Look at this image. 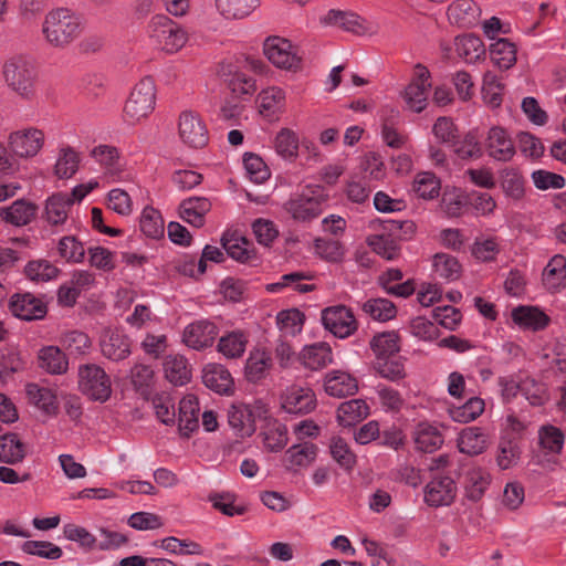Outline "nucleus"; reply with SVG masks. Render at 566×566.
<instances>
[{
  "label": "nucleus",
  "instance_id": "14",
  "mask_svg": "<svg viewBox=\"0 0 566 566\" xmlns=\"http://www.w3.org/2000/svg\"><path fill=\"white\" fill-rule=\"evenodd\" d=\"M218 333L219 329L214 323L199 319L186 326L182 342L192 349L202 350L212 346Z\"/></svg>",
  "mask_w": 566,
  "mask_h": 566
},
{
  "label": "nucleus",
  "instance_id": "23",
  "mask_svg": "<svg viewBox=\"0 0 566 566\" xmlns=\"http://www.w3.org/2000/svg\"><path fill=\"white\" fill-rule=\"evenodd\" d=\"M447 14L451 23L468 29L478 24L481 10L473 0H455L449 6Z\"/></svg>",
  "mask_w": 566,
  "mask_h": 566
},
{
  "label": "nucleus",
  "instance_id": "57",
  "mask_svg": "<svg viewBox=\"0 0 566 566\" xmlns=\"http://www.w3.org/2000/svg\"><path fill=\"white\" fill-rule=\"evenodd\" d=\"M57 251L60 256L67 262L78 263L82 262L85 256V250L82 242L73 235L63 237L59 241Z\"/></svg>",
  "mask_w": 566,
  "mask_h": 566
},
{
  "label": "nucleus",
  "instance_id": "56",
  "mask_svg": "<svg viewBox=\"0 0 566 566\" xmlns=\"http://www.w3.org/2000/svg\"><path fill=\"white\" fill-rule=\"evenodd\" d=\"M60 270L46 260L28 262L24 273L31 281L48 282L57 276Z\"/></svg>",
  "mask_w": 566,
  "mask_h": 566
},
{
  "label": "nucleus",
  "instance_id": "38",
  "mask_svg": "<svg viewBox=\"0 0 566 566\" xmlns=\"http://www.w3.org/2000/svg\"><path fill=\"white\" fill-rule=\"evenodd\" d=\"M25 457V446L15 433L0 437V461L14 464Z\"/></svg>",
  "mask_w": 566,
  "mask_h": 566
},
{
  "label": "nucleus",
  "instance_id": "20",
  "mask_svg": "<svg viewBox=\"0 0 566 566\" xmlns=\"http://www.w3.org/2000/svg\"><path fill=\"white\" fill-rule=\"evenodd\" d=\"M324 390L336 398L353 396L358 391V380L347 371L332 370L324 377Z\"/></svg>",
  "mask_w": 566,
  "mask_h": 566
},
{
  "label": "nucleus",
  "instance_id": "45",
  "mask_svg": "<svg viewBox=\"0 0 566 566\" xmlns=\"http://www.w3.org/2000/svg\"><path fill=\"white\" fill-rule=\"evenodd\" d=\"M25 391L29 400L45 413L53 415L56 412V397L50 389L36 384H28Z\"/></svg>",
  "mask_w": 566,
  "mask_h": 566
},
{
  "label": "nucleus",
  "instance_id": "36",
  "mask_svg": "<svg viewBox=\"0 0 566 566\" xmlns=\"http://www.w3.org/2000/svg\"><path fill=\"white\" fill-rule=\"evenodd\" d=\"M222 248L228 255L240 262H250L255 258L254 250L250 249L251 242L244 237L223 234L221 238Z\"/></svg>",
  "mask_w": 566,
  "mask_h": 566
},
{
  "label": "nucleus",
  "instance_id": "8",
  "mask_svg": "<svg viewBox=\"0 0 566 566\" xmlns=\"http://www.w3.org/2000/svg\"><path fill=\"white\" fill-rule=\"evenodd\" d=\"M178 135L186 146L195 149L203 148L209 142L206 124L199 114L191 111H184L179 115Z\"/></svg>",
  "mask_w": 566,
  "mask_h": 566
},
{
  "label": "nucleus",
  "instance_id": "10",
  "mask_svg": "<svg viewBox=\"0 0 566 566\" xmlns=\"http://www.w3.org/2000/svg\"><path fill=\"white\" fill-rule=\"evenodd\" d=\"M430 87V72L424 65L417 64L413 77L403 92L405 102L411 111L420 113L426 108Z\"/></svg>",
  "mask_w": 566,
  "mask_h": 566
},
{
  "label": "nucleus",
  "instance_id": "28",
  "mask_svg": "<svg viewBox=\"0 0 566 566\" xmlns=\"http://www.w3.org/2000/svg\"><path fill=\"white\" fill-rule=\"evenodd\" d=\"M511 316L521 328L532 331L544 329L549 323V317L535 306L520 305L513 308Z\"/></svg>",
  "mask_w": 566,
  "mask_h": 566
},
{
  "label": "nucleus",
  "instance_id": "34",
  "mask_svg": "<svg viewBox=\"0 0 566 566\" xmlns=\"http://www.w3.org/2000/svg\"><path fill=\"white\" fill-rule=\"evenodd\" d=\"M39 365L52 375H62L69 369L66 355L56 346H46L40 350Z\"/></svg>",
  "mask_w": 566,
  "mask_h": 566
},
{
  "label": "nucleus",
  "instance_id": "30",
  "mask_svg": "<svg viewBox=\"0 0 566 566\" xmlns=\"http://www.w3.org/2000/svg\"><path fill=\"white\" fill-rule=\"evenodd\" d=\"M71 209L67 193L56 192L45 200L43 219L51 226L63 224Z\"/></svg>",
  "mask_w": 566,
  "mask_h": 566
},
{
  "label": "nucleus",
  "instance_id": "17",
  "mask_svg": "<svg viewBox=\"0 0 566 566\" xmlns=\"http://www.w3.org/2000/svg\"><path fill=\"white\" fill-rule=\"evenodd\" d=\"M457 486L450 476L433 478L426 486L424 501L430 506L450 505L455 499Z\"/></svg>",
  "mask_w": 566,
  "mask_h": 566
},
{
  "label": "nucleus",
  "instance_id": "54",
  "mask_svg": "<svg viewBox=\"0 0 566 566\" xmlns=\"http://www.w3.org/2000/svg\"><path fill=\"white\" fill-rule=\"evenodd\" d=\"M139 227L148 238L158 239L164 235V220L160 212L153 207H146L143 210Z\"/></svg>",
  "mask_w": 566,
  "mask_h": 566
},
{
  "label": "nucleus",
  "instance_id": "6",
  "mask_svg": "<svg viewBox=\"0 0 566 566\" xmlns=\"http://www.w3.org/2000/svg\"><path fill=\"white\" fill-rule=\"evenodd\" d=\"M326 200L327 196L319 186H308L301 193L289 199L284 205V209L293 219L307 221L322 213V206Z\"/></svg>",
  "mask_w": 566,
  "mask_h": 566
},
{
  "label": "nucleus",
  "instance_id": "13",
  "mask_svg": "<svg viewBox=\"0 0 566 566\" xmlns=\"http://www.w3.org/2000/svg\"><path fill=\"white\" fill-rule=\"evenodd\" d=\"M43 145L44 133L34 127L13 132L9 136L11 151L21 158L34 157Z\"/></svg>",
  "mask_w": 566,
  "mask_h": 566
},
{
  "label": "nucleus",
  "instance_id": "64",
  "mask_svg": "<svg viewBox=\"0 0 566 566\" xmlns=\"http://www.w3.org/2000/svg\"><path fill=\"white\" fill-rule=\"evenodd\" d=\"M503 86L496 80L495 75L485 74L482 86V95L484 102L492 108H496L502 103Z\"/></svg>",
  "mask_w": 566,
  "mask_h": 566
},
{
  "label": "nucleus",
  "instance_id": "12",
  "mask_svg": "<svg viewBox=\"0 0 566 566\" xmlns=\"http://www.w3.org/2000/svg\"><path fill=\"white\" fill-rule=\"evenodd\" d=\"M324 327L339 338L350 336L357 329L354 314L345 305L331 306L322 311Z\"/></svg>",
  "mask_w": 566,
  "mask_h": 566
},
{
  "label": "nucleus",
  "instance_id": "43",
  "mask_svg": "<svg viewBox=\"0 0 566 566\" xmlns=\"http://www.w3.org/2000/svg\"><path fill=\"white\" fill-rule=\"evenodd\" d=\"M455 51L467 62H475L485 53L482 40L474 34H465L455 38Z\"/></svg>",
  "mask_w": 566,
  "mask_h": 566
},
{
  "label": "nucleus",
  "instance_id": "24",
  "mask_svg": "<svg viewBox=\"0 0 566 566\" xmlns=\"http://www.w3.org/2000/svg\"><path fill=\"white\" fill-rule=\"evenodd\" d=\"M38 213V206L24 199H18L9 207L0 208V217L15 227L29 224Z\"/></svg>",
  "mask_w": 566,
  "mask_h": 566
},
{
  "label": "nucleus",
  "instance_id": "32",
  "mask_svg": "<svg viewBox=\"0 0 566 566\" xmlns=\"http://www.w3.org/2000/svg\"><path fill=\"white\" fill-rule=\"evenodd\" d=\"M369 415V407L364 399L344 401L337 408V421L343 427H352Z\"/></svg>",
  "mask_w": 566,
  "mask_h": 566
},
{
  "label": "nucleus",
  "instance_id": "4",
  "mask_svg": "<svg viewBox=\"0 0 566 566\" xmlns=\"http://www.w3.org/2000/svg\"><path fill=\"white\" fill-rule=\"evenodd\" d=\"M77 386L82 395L91 401L105 402L112 395V380L96 364H84L77 370Z\"/></svg>",
  "mask_w": 566,
  "mask_h": 566
},
{
  "label": "nucleus",
  "instance_id": "62",
  "mask_svg": "<svg viewBox=\"0 0 566 566\" xmlns=\"http://www.w3.org/2000/svg\"><path fill=\"white\" fill-rule=\"evenodd\" d=\"M331 453L333 459L345 470H352L356 463V455L342 438H333Z\"/></svg>",
  "mask_w": 566,
  "mask_h": 566
},
{
  "label": "nucleus",
  "instance_id": "29",
  "mask_svg": "<svg viewBox=\"0 0 566 566\" xmlns=\"http://www.w3.org/2000/svg\"><path fill=\"white\" fill-rule=\"evenodd\" d=\"M488 446L489 437L479 427H469L463 429L458 438V448L460 452L469 455H479L483 453Z\"/></svg>",
  "mask_w": 566,
  "mask_h": 566
},
{
  "label": "nucleus",
  "instance_id": "42",
  "mask_svg": "<svg viewBox=\"0 0 566 566\" xmlns=\"http://www.w3.org/2000/svg\"><path fill=\"white\" fill-rule=\"evenodd\" d=\"M441 189L440 179L430 171H422L416 175L412 190L419 198L431 200L439 196Z\"/></svg>",
  "mask_w": 566,
  "mask_h": 566
},
{
  "label": "nucleus",
  "instance_id": "55",
  "mask_svg": "<svg viewBox=\"0 0 566 566\" xmlns=\"http://www.w3.org/2000/svg\"><path fill=\"white\" fill-rule=\"evenodd\" d=\"M25 360L17 347L9 346L0 356V380L24 369Z\"/></svg>",
  "mask_w": 566,
  "mask_h": 566
},
{
  "label": "nucleus",
  "instance_id": "31",
  "mask_svg": "<svg viewBox=\"0 0 566 566\" xmlns=\"http://www.w3.org/2000/svg\"><path fill=\"white\" fill-rule=\"evenodd\" d=\"M416 448L426 453L437 451L443 444V436L429 422H420L413 431Z\"/></svg>",
  "mask_w": 566,
  "mask_h": 566
},
{
  "label": "nucleus",
  "instance_id": "49",
  "mask_svg": "<svg viewBox=\"0 0 566 566\" xmlns=\"http://www.w3.org/2000/svg\"><path fill=\"white\" fill-rule=\"evenodd\" d=\"M370 347L377 359L388 358L399 352V336L395 332L375 335L370 340Z\"/></svg>",
  "mask_w": 566,
  "mask_h": 566
},
{
  "label": "nucleus",
  "instance_id": "2",
  "mask_svg": "<svg viewBox=\"0 0 566 566\" xmlns=\"http://www.w3.org/2000/svg\"><path fill=\"white\" fill-rule=\"evenodd\" d=\"M2 74L8 87L19 97L25 101L35 98L38 72L30 60L23 56L8 60L3 65Z\"/></svg>",
  "mask_w": 566,
  "mask_h": 566
},
{
  "label": "nucleus",
  "instance_id": "61",
  "mask_svg": "<svg viewBox=\"0 0 566 566\" xmlns=\"http://www.w3.org/2000/svg\"><path fill=\"white\" fill-rule=\"evenodd\" d=\"M157 418L165 424L175 422V403L168 394L155 395L151 399Z\"/></svg>",
  "mask_w": 566,
  "mask_h": 566
},
{
  "label": "nucleus",
  "instance_id": "25",
  "mask_svg": "<svg viewBox=\"0 0 566 566\" xmlns=\"http://www.w3.org/2000/svg\"><path fill=\"white\" fill-rule=\"evenodd\" d=\"M199 401L197 397L188 395L179 402L178 426L180 433L189 438L199 428Z\"/></svg>",
  "mask_w": 566,
  "mask_h": 566
},
{
  "label": "nucleus",
  "instance_id": "16",
  "mask_svg": "<svg viewBox=\"0 0 566 566\" xmlns=\"http://www.w3.org/2000/svg\"><path fill=\"white\" fill-rule=\"evenodd\" d=\"M130 345L129 337L118 329L104 331L99 339L102 354L114 361L125 359L130 354Z\"/></svg>",
  "mask_w": 566,
  "mask_h": 566
},
{
  "label": "nucleus",
  "instance_id": "3",
  "mask_svg": "<svg viewBox=\"0 0 566 566\" xmlns=\"http://www.w3.org/2000/svg\"><path fill=\"white\" fill-rule=\"evenodd\" d=\"M147 31L153 45L168 54L179 52L188 41V32L165 14L154 15Z\"/></svg>",
  "mask_w": 566,
  "mask_h": 566
},
{
  "label": "nucleus",
  "instance_id": "44",
  "mask_svg": "<svg viewBox=\"0 0 566 566\" xmlns=\"http://www.w3.org/2000/svg\"><path fill=\"white\" fill-rule=\"evenodd\" d=\"M216 6L227 19H241L259 6V0H216Z\"/></svg>",
  "mask_w": 566,
  "mask_h": 566
},
{
  "label": "nucleus",
  "instance_id": "41",
  "mask_svg": "<svg viewBox=\"0 0 566 566\" xmlns=\"http://www.w3.org/2000/svg\"><path fill=\"white\" fill-rule=\"evenodd\" d=\"M300 139L290 128H282L274 138V148L277 155L286 160H295L298 155Z\"/></svg>",
  "mask_w": 566,
  "mask_h": 566
},
{
  "label": "nucleus",
  "instance_id": "37",
  "mask_svg": "<svg viewBox=\"0 0 566 566\" xmlns=\"http://www.w3.org/2000/svg\"><path fill=\"white\" fill-rule=\"evenodd\" d=\"M271 356L264 349H254L250 353L245 364V377L251 382L263 379L271 366Z\"/></svg>",
  "mask_w": 566,
  "mask_h": 566
},
{
  "label": "nucleus",
  "instance_id": "58",
  "mask_svg": "<svg viewBox=\"0 0 566 566\" xmlns=\"http://www.w3.org/2000/svg\"><path fill=\"white\" fill-rule=\"evenodd\" d=\"M484 411V401L481 398H470L463 406L450 410L453 420L470 422L476 419Z\"/></svg>",
  "mask_w": 566,
  "mask_h": 566
},
{
  "label": "nucleus",
  "instance_id": "46",
  "mask_svg": "<svg viewBox=\"0 0 566 566\" xmlns=\"http://www.w3.org/2000/svg\"><path fill=\"white\" fill-rule=\"evenodd\" d=\"M500 182L505 195L514 200L523 198L525 192V179L522 174L514 168H505L500 176Z\"/></svg>",
  "mask_w": 566,
  "mask_h": 566
},
{
  "label": "nucleus",
  "instance_id": "53",
  "mask_svg": "<svg viewBox=\"0 0 566 566\" xmlns=\"http://www.w3.org/2000/svg\"><path fill=\"white\" fill-rule=\"evenodd\" d=\"M434 272L447 281H455L461 275V264L458 259L447 253H437L433 258Z\"/></svg>",
  "mask_w": 566,
  "mask_h": 566
},
{
  "label": "nucleus",
  "instance_id": "21",
  "mask_svg": "<svg viewBox=\"0 0 566 566\" xmlns=\"http://www.w3.org/2000/svg\"><path fill=\"white\" fill-rule=\"evenodd\" d=\"M324 21L358 35L375 34L377 32L375 25L366 23L364 19L352 12L331 10L324 18Z\"/></svg>",
  "mask_w": 566,
  "mask_h": 566
},
{
  "label": "nucleus",
  "instance_id": "50",
  "mask_svg": "<svg viewBox=\"0 0 566 566\" xmlns=\"http://www.w3.org/2000/svg\"><path fill=\"white\" fill-rule=\"evenodd\" d=\"M363 311L373 319L379 322L390 321L397 315L395 304L387 298H370L364 303Z\"/></svg>",
  "mask_w": 566,
  "mask_h": 566
},
{
  "label": "nucleus",
  "instance_id": "33",
  "mask_svg": "<svg viewBox=\"0 0 566 566\" xmlns=\"http://www.w3.org/2000/svg\"><path fill=\"white\" fill-rule=\"evenodd\" d=\"M542 280L548 291L556 292L563 287L566 280V258L555 254L545 266Z\"/></svg>",
  "mask_w": 566,
  "mask_h": 566
},
{
  "label": "nucleus",
  "instance_id": "26",
  "mask_svg": "<svg viewBox=\"0 0 566 566\" xmlns=\"http://www.w3.org/2000/svg\"><path fill=\"white\" fill-rule=\"evenodd\" d=\"M317 447L308 441L290 447L284 454V467L289 471H297L308 467L316 458Z\"/></svg>",
  "mask_w": 566,
  "mask_h": 566
},
{
  "label": "nucleus",
  "instance_id": "9",
  "mask_svg": "<svg viewBox=\"0 0 566 566\" xmlns=\"http://www.w3.org/2000/svg\"><path fill=\"white\" fill-rule=\"evenodd\" d=\"M263 51L268 60L275 66L296 71L301 67V57L292 43L280 36H270L265 40Z\"/></svg>",
  "mask_w": 566,
  "mask_h": 566
},
{
  "label": "nucleus",
  "instance_id": "51",
  "mask_svg": "<svg viewBox=\"0 0 566 566\" xmlns=\"http://www.w3.org/2000/svg\"><path fill=\"white\" fill-rule=\"evenodd\" d=\"M78 165V154L71 147L62 148L54 166V174L60 179H69L77 171Z\"/></svg>",
  "mask_w": 566,
  "mask_h": 566
},
{
  "label": "nucleus",
  "instance_id": "60",
  "mask_svg": "<svg viewBox=\"0 0 566 566\" xmlns=\"http://www.w3.org/2000/svg\"><path fill=\"white\" fill-rule=\"evenodd\" d=\"M373 250L386 260H395L400 254V247L397 242L385 234L374 235L368 239Z\"/></svg>",
  "mask_w": 566,
  "mask_h": 566
},
{
  "label": "nucleus",
  "instance_id": "7",
  "mask_svg": "<svg viewBox=\"0 0 566 566\" xmlns=\"http://www.w3.org/2000/svg\"><path fill=\"white\" fill-rule=\"evenodd\" d=\"M262 413H265V409L261 403L250 406L234 402L228 409V422L237 436L251 437L256 430L255 419Z\"/></svg>",
  "mask_w": 566,
  "mask_h": 566
},
{
  "label": "nucleus",
  "instance_id": "11",
  "mask_svg": "<svg viewBox=\"0 0 566 566\" xmlns=\"http://www.w3.org/2000/svg\"><path fill=\"white\" fill-rule=\"evenodd\" d=\"M458 479L464 489V496L472 502H479L491 483L490 473L472 464H463Z\"/></svg>",
  "mask_w": 566,
  "mask_h": 566
},
{
  "label": "nucleus",
  "instance_id": "63",
  "mask_svg": "<svg viewBox=\"0 0 566 566\" xmlns=\"http://www.w3.org/2000/svg\"><path fill=\"white\" fill-rule=\"evenodd\" d=\"M92 156L103 165L108 172L116 174L118 169L119 153L116 147L99 145L92 150Z\"/></svg>",
  "mask_w": 566,
  "mask_h": 566
},
{
  "label": "nucleus",
  "instance_id": "1",
  "mask_svg": "<svg viewBox=\"0 0 566 566\" xmlns=\"http://www.w3.org/2000/svg\"><path fill=\"white\" fill-rule=\"evenodd\" d=\"M42 32L52 46L64 48L78 38L82 25L80 18L69 9L59 8L45 15Z\"/></svg>",
  "mask_w": 566,
  "mask_h": 566
},
{
  "label": "nucleus",
  "instance_id": "19",
  "mask_svg": "<svg viewBox=\"0 0 566 566\" xmlns=\"http://www.w3.org/2000/svg\"><path fill=\"white\" fill-rule=\"evenodd\" d=\"M10 310L14 316L24 321L41 319L46 315V305L31 293L14 294Z\"/></svg>",
  "mask_w": 566,
  "mask_h": 566
},
{
  "label": "nucleus",
  "instance_id": "15",
  "mask_svg": "<svg viewBox=\"0 0 566 566\" xmlns=\"http://www.w3.org/2000/svg\"><path fill=\"white\" fill-rule=\"evenodd\" d=\"M316 407L315 394L311 388L292 386L282 398V408L294 415H306Z\"/></svg>",
  "mask_w": 566,
  "mask_h": 566
},
{
  "label": "nucleus",
  "instance_id": "18",
  "mask_svg": "<svg viewBox=\"0 0 566 566\" xmlns=\"http://www.w3.org/2000/svg\"><path fill=\"white\" fill-rule=\"evenodd\" d=\"M485 149L490 157L499 161H509L515 155L514 144L502 127H492L485 140Z\"/></svg>",
  "mask_w": 566,
  "mask_h": 566
},
{
  "label": "nucleus",
  "instance_id": "52",
  "mask_svg": "<svg viewBox=\"0 0 566 566\" xmlns=\"http://www.w3.org/2000/svg\"><path fill=\"white\" fill-rule=\"evenodd\" d=\"M538 440L545 451L559 454L564 447L565 436L559 428L545 424L538 430Z\"/></svg>",
  "mask_w": 566,
  "mask_h": 566
},
{
  "label": "nucleus",
  "instance_id": "39",
  "mask_svg": "<svg viewBox=\"0 0 566 566\" xmlns=\"http://www.w3.org/2000/svg\"><path fill=\"white\" fill-rule=\"evenodd\" d=\"M492 61L501 70H507L516 63L515 44L507 39H497L490 45Z\"/></svg>",
  "mask_w": 566,
  "mask_h": 566
},
{
  "label": "nucleus",
  "instance_id": "59",
  "mask_svg": "<svg viewBox=\"0 0 566 566\" xmlns=\"http://www.w3.org/2000/svg\"><path fill=\"white\" fill-rule=\"evenodd\" d=\"M377 374L382 378L397 381L406 377L403 364L396 358H380L374 365Z\"/></svg>",
  "mask_w": 566,
  "mask_h": 566
},
{
  "label": "nucleus",
  "instance_id": "22",
  "mask_svg": "<svg viewBox=\"0 0 566 566\" xmlns=\"http://www.w3.org/2000/svg\"><path fill=\"white\" fill-rule=\"evenodd\" d=\"M202 382L207 388L220 395H231L234 390L231 374L219 364H209L203 368Z\"/></svg>",
  "mask_w": 566,
  "mask_h": 566
},
{
  "label": "nucleus",
  "instance_id": "27",
  "mask_svg": "<svg viewBox=\"0 0 566 566\" xmlns=\"http://www.w3.org/2000/svg\"><path fill=\"white\" fill-rule=\"evenodd\" d=\"M211 202L205 197H190L181 201L179 213L184 221L201 228L205 224V216L210 211Z\"/></svg>",
  "mask_w": 566,
  "mask_h": 566
},
{
  "label": "nucleus",
  "instance_id": "5",
  "mask_svg": "<svg viewBox=\"0 0 566 566\" xmlns=\"http://www.w3.org/2000/svg\"><path fill=\"white\" fill-rule=\"evenodd\" d=\"M156 105V85L151 76L142 78L130 92L124 107L125 119L135 124L148 117Z\"/></svg>",
  "mask_w": 566,
  "mask_h": 566
},
{
  "label": "nucleus",
  "instance_id": "35",
  "mask_svg": "<svg viewBox=\"0 0 566 566\" xmlns=\"http://www.w3.org/2000/svg\"><path fill=\"white\" fill-rule=\"evenodd\" d=\"M166 378L175 386L186 385L191 378L187 359L181 355H169L164 361Z\"/></svg>",
  "mask_w": 566,
  "mask_h": 566
},
{
  "label": "nucleus",
  "instance_id": "48",
  "mask_svg": "<svg viewBox=\"0 0 566 566\" xmlns=\"http://www.w3.org/2000/svg\"><path fill=\"white\" fill-rule=\"evenodd\" d=\"M332 349L327 343H317L303 350V361L311 369H318L332 363Z\"/></svg>",
  "mask_w": 566,
  "mask_h": 566
},
{
  "label": "nucleus",
  "instance_id": "40",
  "mask_svg": "<svg viewBox=\"0 0 566 566\" xmlns=\"http://www.w3.org/2000/svg\"><path fill=\"white\" fill-rule=\"evenodd\" d=\"M265 448L271 452L281 451L289 441L287 428L279 420H270L262 431Z\"/></svg>",
  "mask_w": 566,
  "mask_h": 566
},
{
  "label": "nucleus",
  "instance_id": "47",
  "mask_svg": "<svg viewBox=\"0 0 566 566\" xmlns=\"http://www.w3.org/2000/svg\"><path fill=\"white\" fill-rule=\"evenodd\" d=\"M248 338L240 331L231 332L219 339L218 350L227 358H239L245 352Z\"/></svg>",
  "mask_w": 566,
  "mask_h": 566
}]
</instances>
